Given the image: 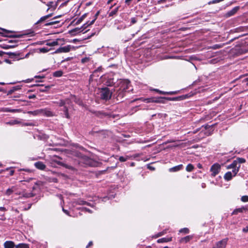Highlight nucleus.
I'll return each mask as SVG.
<instances>
[{
	"mask_svg": "<svg viewBox=\"0 0 248 248\" xmlns=\"http://www.w3.org/2000/svg\"><path fill=\"white\" fill-rule=\"evenodd\" d=\"M131 82L128 79H120L114 86L113 96L118 102L124 101V98L127 92L133 90Z\"/></svg>",
	"mask_w": 248,
	"mask_h": 248,
	"instance_id": "obj_1",
	"label": "nucleus"
},
{
	"mask_svg": "<svg viewBox=\"0 0 248 248\" xmlns=\"http://www.w3.org/2000/svg\"><path fill=\"white\" fill-rule=\"evenodd\" d=\"M100 98L102 100H108L113 96V92L110 91L108 87H104L101 89Z\"/></svg>",
	"mask_w": 248,
	"mask_h": 248,
	"instance_id": "obj_2",
	"label": "nucleus"
},
{
	"mask_svg": "<svg viewBox=\"0 0 248 248\" xmlns=\"http://www.w3.org/2000/svg\"><path fill=\"white\" fill-rule=\"evenodd\" d=\"M0 30L2 31V32L0 31V35L3 37L9 38H21L23 36L22 34H13L12 33L15 32L12 31L8 30L1 28H0Z\"/></svg>",
	"mask_w": 248,
	"mask_h": 248,
	"instance_id": "obj_3",
	"label": "nucleus"
},
{
	"mask_svg": "<svg viewBox=\"0 0 248 248\" xmlns=\"http://www.w3.org/2000/svg\"><path fill=\"white\" fill-rule=\"evenodd\" d=\"M195 93L192 92H190L187 94H184L177 97H166V100L167 101H178L187 99L189 97L193 96Z\"/></svg>",
	"mask_w": 248,
	"mask_h": 248,
	"instance_id": "obj_4",
	"label": "nucleus"
},
{
	"mask_svg": "<svg viewBox=\"0 0 248 248\" xmlns=\"http://www.w3.org/2000/svg\"><path fill=\"white\" fill-rule=\"evenodd\" d=\"M221 170V166L219 164L216 163L211 167L210 171L211 172V176L212 177H215L218 174Z\"/></svg>",
	"mask_w": 248,
	"mask_h": 248,
	"instance_id": "obj_5",
	"label": "nucleus"
},
{
	"mask_svg": "<svg viewBox=\"0 0 248 248\" xmlns=\"http://www.w3.org/2000/svg\"><path fill=\"white\" fill-rule=\"evenodd\" d=\"M76 47L71 45H67L64 46L60 47L58 48L54 53H67L71 51V50H75Z\"/></svg>",
	"mask_w": 248,
	"mask_h": 248,
	"instance_id": "obj_6",
	"label": "nucleus"
},
{
	"mask_svg": "<svg viewBox=\"0 0 248 248\" xmlns=\"http://www.w3.org/2000/svg\"><path fill=\"white\" fill-rule=\"evenodd\" d=\"M32 86H36L37 87L36 89V91L37 92H46L52 86V85L44 86L42 84H36L32 85Z\"/></svg>",
	"mask_w": 248,
	"mask_h": 248,
	"instance_id": "obj_7",
	"label": "nucleus"
},
{
	"mask_svg": "<svg viewBox=\"0 0 248 248\" xmlns=\"http://www.w3.org/2000/svg\"><path fill=\"white\" fill-rule=\"evenodd\" d=\"M92 113L94 114L96 116L100 118H103L106 117H109L110 114L104 111V110L101 111H90Z\"/></svg>",
	"mask_w": 248,
	"mask_h": 248,
	"instance_id": "obj_8",
	"label": "nucleus"
},
{
	"mask_svg": "<svg viewBox=\"0 0 248 248\" xmlns=\"http://www.w3.org/2000/svg\"><path fill=\"white\" fill-rule=\"evenodd\" d=\"M228 238H224L217 242L213 248H226Z\"/></svg>",
	"mask_w": 248,
	"mask_h": 248,
	"instance_id": "obj_9",
	"label": "nucleus"
},
{
	"mask_svg": "<svg viewBox=\"0 0 248 248\" xmlns=\"http://www.w3.org/2000/svg\"><path fill=\"white\" fill-rule=\"evenodd\" d=\"M248 211V204L240 208L235 209L232 213V215H236L238 213H242Z\"/></svg>",
	"mask_w": 248,
	"mask_h": 248,
	"instance_id": "obj_10",
	"label": "nucleus"
},
{
	"mask_svg": "<svg viewBox=\"0 0 248 248\" xmlns=\"http://www.w3.org/2000/svg\"><path fill=\"white\" fill-rule=\"evenodd\" d=\"M152 90L159 93V94H165V95H174V94H176L179 93V91L164 92V91H160L159 89H154Z\"/></svg>",
	"mask_w": 248,
	"mask_h": 248,
	"instance_id": "obj_11",
	"label": "nucleus"
},
{
	"mask_svg": "<svg viewBox=\"0 0 248 248\" xmlns=\"http://www.w3.org/2000/svg\"><path fill=\"white\" fill-rule=\"evenodd\" d=\"M240 9V7L239 6L234 7L231 10L228 11L225 15V16L226 17H229L232 16H234Z\"/></svg>",
	"mask_w": 248,
	"mask_h": 248,
	"instance_id": "obj_12",
	"label": "nucleus"
},
{
	"mask_svg": "<svg viewBox=\"0 0 248 248\" xmlns=\"http://www.w3.org/2000/svg\"><path fill=\"white\" fill-rule=\"evenodd\" d=\"M116 80L113 77V76L109 75L107 77L105 81V85L107 86H112L115 83Z\"/></svg>",
	"mask_w": 248,
	"mask_h": 248,
	"instance_id": "obj_13",
	"label": "nucleus"
},
{
	"mask_svg": "<svg viewBox=\"0 0 248 248\" xmlns=\"http://www.w3.org/2000/svg\"><path fill=\"white\" fill-rule=\"evenodd\" d=\"M83 163L86 166H91L92 160L89 157L84 155L79 161V163Z\"/></svg>",
	"mask_w": 248,
	"mask_h": 248,
	"instance_id": "obj_14",
	"label": "nucleus"
},
{
	"mask_svg": "<svg viewBox=\"0 0 248 248\" xmlns=\"http://www.w3.org/2000/svg\"><path fill=\"white\" fill-rule=\"evenodd\" d=\"M5 54L8 55L11 58L17 59L18 60L23 59V58H18V57L20 56V54L18 52H5Z\"/></svg>",
	"mask_w": 248,
	"mask_h": 248,
	"instance_id": "obj_15",
	"label": "nucleus"
},
{
	"mask_svg": "<svg viewBox=\"0 0 248 248\" xmlns=\"http://www.w3.org/2000/svg\"><path fill=\"white\" fill-rule=\"evenodd\" d=\"M34 166L38 170H43L46 168V165L42 161H38L34 163Z\"/></svg>",
	"mask_w": 248,
	"mask_h": 248,
	"instance_id": "obj_16",
	"label": "nucleus"
},
{
	"mask_svg": "<svg viewBox=\"0 0 248 248\" xmlns=\"http://www.w3.org/2000/svg\"><path fill=\"white\" fill-rule=\"evenodd\" d=\"M41 114H43L47 117L53 116V113L47 108L40 109Z\"/></svg>",
	"mask_w": 248,
	"mask_h": 248,
	"instance_id": "obj_17",
	"label": "nucleus"
},
{
	"mask_svg": "<svg viewBox=\"0 0 248 248\" xmlns=\"http://www.w3.org/2000/svg\"><path fill=\"white\" fill-rule=\"evenodd\" d=\"M70 100L69 99H66L65 100H60L58 102H54V103L57 104L59 107H63L66 104H69Z\"/></svg>",
	"mask_w": 248,
	"mask_h": 248,
	"instance_id": "obj_18",
	"label": "nucleus"
},
{
	"mask_svg": "<svg viewBox=\"0 0 248 248\" xmlns=\"http://www.w3.org/2000/svg\"><path fill=\"white\" fill-rule=\"evenodd\" d=\"M52 16V14H48L46 16L41 17L40 19L35 23L36 25L40 24L43 22H45L47 19L51 17Z\"/></svg>",
	"mask_w": 248,
	"mask_h": 248,
	"instance_id": "obj_19",
	"label": "nucleus"
},
{
	"mask_svg": "<svg viewBox=\"0 0 248 248\" xmlns=\"http://www.w3.org/2000/svg\"><path fill=\"white\" fill-rule=\"evenodd\" d=\"M183 169V165L182 164H180L179 165L174 166L171 168H170L169 170L170 172H176L179 171Z\"/></svg>",
	"mask_w": 248,
	"mask_h": 248,
	"instance_id": "obj_20",
	"label": "nucleus"
},
{
	"mask_svg": "<svg viewBox=\"0 0 248 248\" xmlns=\"http://www.w3.org/2000/svg\"><path fill=\"white\" fill-rule=\"evenodd\" d=\"M166 97H155V103L165 104L166 103Z\"/></svg>",
	"mask_w": 248,
	"mask_h": 248,
	"instance_id": "obj_21",
	"label": "nucleus"
},
{
	"mask_svg": "<svg viewBox=\"0 0 248 248\" xmlns=\"http://www.w3.org/2000/svg\"><path fill=\"white\" fill-rule=\"evenodd\" d=\"M15 243L12 241H7L4 243V248H14Z\"/></svg>",
	"mask_w": 248,
	"mask_h": 248,
	"instance_id": "obj_22",
	"label": "nucleus"
},
{
	"mask_svg": "<svg viewBox=\"0 0 248 248\" xmlns=\"http://www.w3.org/2000/svg\"><path fill=\"white\" fill-rule=\"evenodd\" d=\"M68 99H70V104L71 103V100H73L76 103L78 104H80V103L81 102L80 99L77 96H76L75 95L71 94L70 98Z\"/></svg>",
	"mask_w": 248,
	"mask_h": 248,
	"instance_id": "obj_23",
	"label": "nucleus"
},
{
	"mask_svg": "<svg viewBox=\"0 0 248 248\" xmlns=\"http://www.w3.org/2000/svg\"><path fill=\"white\" fill-rule=\"evenodd\" d=\"M16 46H17V45L16 44H15V45H7V44H0V47H1V48H3V49H5L14 48V47H16Z\"/></svg>",
	"mask_w": 248,
	"mask_h": 248,
	"instance_id": "obj_24",
	"label": "nucleus"
},
{
	"mask_svg": "<svg viewBox=\"0 0 248 248\" xmlns=\"http://www.w3.org/2000/svg\"><path fill=\"white\" fill-rule=\"evenodd\" d=\"M172 241V237H163L160 239H159L157 240V242L158 243H166L168 242H170Z\"/></svg>",
	"mask_w": 248,
	"mask_h": 248,
	"instance_id": "obj_25",
	"label": "nucleus"
},
{
	"mask_svg": "<svg viewBox=\"0 0 248 248\" xmlns=\"http://www.w3.org/2000/svg\"><path fill=\"white\" fill-rule=\"evenodd\" d=\"M193 238L192 235H187L186 237L181 238L180 240V243H187Z\"/></svg>",
	"mask_w": 248,
	"mask_h": 248,
	"instance_id": "obj_26",
	"label": "nucleus"
},
{
	"mask_svg": "<svg viewBox=\"0 0 248 248\" xmlns=\"http://www.w3.org/2000/svg\"><path fill=\"white\" fill-rule=\"evenodd\" d=\"M70 0H57V4H58L61 2L59 8L63 7L66 6L69 2Z\"/></svg>",
	"mask_w": 248,
	"mask_h": 248,
	"instance_id": "obj_27",
	"label": "nucleus"
},
{
	"mask_svg": "<svg viewBox=\"0 0 248 248\" xmlns=\"http://www.w3.org/2000/svg\"><path fill=\"white\" fill-rule=\"evenodd\" d=\"M232 172L228 171L225 174L224 178L225 180L229 181L232 180Z\"/></svg>",
	"mask_w": 248,
	"mask_h": 248,
	"instance_id": "obj_28",
	"label": "nucleus"
},
{
	"mask_svg": "<svg viewBox=\"0 0 248 248\" xmlns=\"http://www.w3.org/2000/svg\"><path fill=\"white\" fill-rule=\"evenodd\" d=\"M155 99V97H153L148 98H145V99H143L142 98H140L136 99L135 100H142L144 102H146V103H155V101H154Z\"/></svg>",
	"mask_w": 248,
	"mask_h": 248,
	"instance_id": "obj_29",
	"label": "nucleus"
},
{
	"mask_svg": "<svg viewBox=\"0 0 248 248\" xmlns=\"http://www.w3.org/2000/svg\"><path fill=\"white\" fill-rule=\"evenodd\" d=\"M63 107V108L62 110L64 112L65 117L67 119H70V116L69 114V112H68V108L67 106H66L65 105H64Z\"/></svg>",
	"mask_w": 248,
	"mask_h": 248,
	"instance_id": "obj_30",
	"label": "nucleus"
},
{
	"mask_svg": "<svg viewBox=\"0 0 248 248\" xmlns=\"http://www.w3.org/2000/svg\"><path fill=\"white\" fill-rule=\"evenodd\" d=\"M63 107V108L62 110L64 112L65 117L67 119H70V116L69 114V112H68V108L67 106H66L65 105H64Z\"/></svg>",
	"mask_w": 248,
	"mask_h": 248,
	"instance_id": "obj_31",
	"label": "nucleus"
},
{
	"mask_svg": "<svg viewBox=\"0 0 248 248\" xmlns=\"http://www.w3.org/2000/svg\"><path fill=\"white\" fill-rule=\"evenodd\" d=\"M238 167L237 162L235 160H233L232 162L227 167L228 169H234Z\"/></svg>",
	"mask_w": 248,
	"mask_h": 248,
	"instance_id": "obj_32",
	"label": "nucleus"
},
{
	"mask_svg": "<svg viewBox=\"0 0 248 248\" xmlns=\"http://www.w3.org/2000/svg\"><path fill=\"white\" fill-rule=\"evenodd\" d=\"M52 75L54 77L59 78L62 76L63 72L62 70H58L54 72Z\"/></svg>",
	"mask_w": 248,
	"mask_h": 248,
	"instance_id": "obj_33",
	"label": "nucleus"
},
{
	"mask_svg": "<svg viewBox=\"0 0 248 248\" xmlns=\"http://www.w3.org/2000/svg\"><path fill=\"white\" fill-rule=\"evenodd\" d=\"M35 195V194H34L32 192H25L23 194V197L26 198L33 197Z\"/></svg>",
	"mask_w": 248,
	"mask_h": 248,
	"instance_id": "obj_34",
	"label": "nucleus"
},
{
	"mask_svg": "<svg viewBox=\"0 0 248 248\" xmlns=\"http://www.w3.org/2000/svg\"><path fill=\"white\" fill-rule=\"evenodd\" d=\"M28 113L31 115H32L33 116L38 115L39 114H41L40 109H37L34 111H29L28 112Z\"/></svg>",
	"mask_w": 248,
	"mask_h": 248,
	"instance_id": "obj_35",
	"label": "nucleus"
},
{
	"mask_svg": "<svg viewBox=\"0 0 248 248\" xmlns=\"http://www.w3.org/2000/svg\"><path fill=\"white\" fill-rule=\"evenodd\" d=\"M186 170L188 172H191L194 170V166L192 164H188L186 166Z\"/></svg>",
	"mask_w": 248,
	"mask_h": 248,
	"instance_id": "obj_36",
	"label": "nucleus"
},
{
	"mask_svg": "<svg viewBox=\"0 0 248 248\" xmlns=\"http://www.w3.org/2000/svg\"><path fill=\"white\" fill-rule=\"evenodd\" d=\"M119 8L120 6H117L113 10L111 11L108 14L109 16H113L116 15L119 10Z\"/></svg>",
	"mask_w": 248,
	"mask_h": 248,
	"instance_id": "obj_37",
	"label": "nucleus"
},
{
	"mask_svg": "<svg viewBox=\"0 0 248 248\" xmlns=\"http://www.w3.org/2000/svg\"><path fill=\"white\" fill-rule=\"evenodd\" d=\"M58 45H59V44H58V39L56 40V41L47 42L46 44V45H47L48 46H57Z\"/></svg>",
	"mask_w": 248,
	"mask_h": 248,
	"instance_id": "obj_38",
	"label": "nucleus"
},
{
	"mask_svg": "<svg viewBox=\"0 0 248 248\" xmlns=\"http://www.w3.org/2000/svg\"><path fill=\"white\" fill-rule=\"evenodd\" d=\"M237 162V165L239 166V164L244 163L246 162V159L244 158L238 157L235 160Z\"/></svg>",
	"mask_w": 248,
	"mask_h": 248,
	"instance_id": "obj_39",
	"label": "nucleus"
},
{
	"mask_svg": "<svg viewBox=\"0 0 248 248\" xmlns=\"http://www.w3.org/2000/svg\"><path fill=\"white\" fill-rule=\"evenodd\" d=\"M240 168V165L239 164V166H238V167H237L236 168H235L234 169H232V174L233 173V176H235L237 174V173L238 172Z\"/></svg>",
	"mask_w": 248,
	"mask_h": 248,
	"instance_id": "obj_40",
	"label": "nucleus"
},
{
	"mask_svg": "<svg viewBox=\"0 0 248 248\" xmlns=\"http://www.w3.org/2000/svg\"><path fill=\"white\" fill-rule=\"evenodd\" d=\"M16 248H30V247L28 244L21 243L17 245Z\"/></svg>",
	"mask_w": 248,
	"mask_h": 248,
	"instance_id": "obj_41",
	"label": "nucleus"
},
{
	"mask_svg": "<svg viewBox=\"0 0 248 248\" xmlns=\"http://www.w3.org/2000/svg\"><path fill=\"white\" fill-rule=\"evenodd\" d=\"M179 233H183L184 234H187L189 232V230L187 228H184L182 229H181L179 231Z\"/></svg>",
	"mask_w": 248,
	"mask_h": 248,
	"instance_id": "obj_42",
	"label": "nucleus"
},
{
	"mask_svg": "<svg viewBox=\"0 0 248 248\" xmlns=\"http://www.w3.org/2000/svg\"><path fill=\"white\" fill-rule=\"evenodd\" d=\"M20 89V88L19 87V86L13 87L12 89H11L10 90H9L7 94H11L13 92H14L15 91H17V90H19Z\"/></svg>",
	"mask_w": 248,
	"mask_h": 248,
	"instance_id": "obj_43",
	"label": "nucleus"
},
{
	"mask_svg": "<svg viewBox=\"0 0 248 248\" xmlns=\"http://www.w3.org/2000/svg\"><path fill=\"white\" fill-rule=\"evenodd\" d=\"M92 24H90V22L88 21L85 24H83V26L80 28L81 31H83L84 30H85L88 26L92 25Z\"/></svg>",
	"mask_w": 248,
	"mask_h": 248,
	"instance_id": "obj_44",
	"label": "nucleus"
},
{
	"mask_svg": "<svg viewBox=\"0 0 248 248\" xmlns=\"http://www.w3.org/2000/svg\"><path fill=\"white\" fill-rule=\"evenodd\" d=\"M167 233V230H164L163 231L159 232L157 233L155 235V238H158L160 236H161L164 234H165Z\"/></svg>",
	"mask_w": 248,
	"mask_h": 248,
	"instance_id": "obj_45",
	"label": "nucleus"
},
{
	"mask_svg": "<svg viewBox=\"0 0 248 248\" xmlns=\"http://www.w3.org/2000/svg\"><path fill=\"white\" fill-rule=\"evenodd\" d=\"M59 22H60L59 21L54 20V21H51V22H49L46 23L45 24V26H48L53 25L59 23Z\"/></svg>",
	"mask_w": 248,
	"mask_h": 248,
	"instance_id": "obj_46",
	"label": "nucleus"
},
{
	"mask_svg": "<svg viewBox=\"0 0 248 248\" xmlns=\"http://www.w3.org/2000/svg\"><path fill=\"white\" fill-rule=\"evenodd\" d=\"M248 52V50L245 47H240L239 49V52L240 54H245Z\"/></svg>",
	"mask_w": 248,
	"mask_h": 248,
	"instance_id": "obj_47",
	"label": "nucleus"
},
{
	"mask_svg": "<svg viewBox=\"0 0 248 248\" xmlns=\"http://www.w3.org/2000/svg\"><path fill=\"white\" fill-rule=\"evenodd\" d=\"M87 14H84L77 21L76 24H78L80 23L82 20L84 19V18L86 16Z\"/></svg>",
	"mask_w": 248,
	"mask_h": 248,
	"instance_id": "obj_48",
	"label": "nucleus"
},
{
	"mask_svg": "<svg viewBox=\"0 0 248 248\" xmlns=\"http://www.w3.org/2000/svg\"><path fill=\"white\" fill-rule=\"evenodd\" d=\"M51 49H48L47 47H43L40 48V52L42 53H46L48 52Z\"/></svg>",
	"mask_w": 248,
	"mask_h": 248,
	"instance_id": "obj_49",
	"label": "nucleus"
},
{
	"mask_svg": "<svg viewBox=\"0 0 248 248\" xmlns=\"http://www.w3.org/2000/svg\"><path fill=\"white\" fill-rule=\"evenodd\" d=\"M241 200L242 202H248V195H245L243 196L241 198Z\"/></svg>",
	"mask_w": 248,
	"mask_h": 248,
	"instance_id": "obj_50",
	"label": "nucleus"
},
{
	"mask_svg": "<svg viewBox=\"0 0 248 248\" xmlns=\"http://www.w3.org/2000/svg\"><path fill=\"white\" fill-rule=\"evenodd\" d=\"M99 13H100L99 11L97 12V13L95 14V15L94 16V18L93 20L90 21V24H93L94 23L95 21L97 19V16H98V15L99 14Z\"/></svg>",
	"mask_w": 248,
	"mask_h": 248,
	"instance_id": "obj_51",
	"label": "nucleus"
},
{
	"mask_svg": "<svg viewBox=\"0 0 248 248\" xmlns=\"http://www.w3.org/2000/svg\"><path fill=\"white\" fill-rule=\"evenodd\" d=\"M14 191L11 188H8L6 190L5 192V194L7 196H10L11 194H12L13 193Z\"/></svg>",
	"mask_w": 248,
	"mask_h": 248,
	"instance_id": "obj_52",
	"label": "nucleus"
},
{
	"mask_svg": "<svg viewBox=\"0 0 248 248\" xmlns=\"http://www.w3.org/2000/svg\"><path fill=\"white\" fill-rule=\"evenodd\" d=\"M81 30L80 28H76L72 30L71 31H70V32L71 33H72L73 35H75V34H73L74 32H75L77 31L80 32V31H81Z\"/></svg>",
	"mask_w": 248,
	"mask_h": 248,
	"instance_id": "obj_53",
	"label": "nucleus"
},
{
	"mask_svg": "<svg viewBox=\"0 0 248 248\" xmlns=\"http://www.w3.org/2000/svg\"><path fill=\"white\" fill-rule=\"evenodd\" d=\"M90 60V58L88 57H85L81 60V62L82 63H85L88 62Z\"/></svg>",
	"mask_w": 248,
	"mask_h": 248,
	"instance_id": "obj_54",
	"label": "nucleus"
},
{
	"mask_svg": "<svg viewBox=\"0 0 248 248\" xmlns=\"http://www.w3.org/2000/svg\"><path fill=\"white\" fill-rule=\"evenodd\" d=\"M137 22V17H134L131 18V25L135 24Z\"/></svg>",
	"mask_w": 248,
	"mask_h": 248,
	"instance_id": "obj_55",
	"label": "nucleus"
},
{
	"mask_svg": "<svg viewBox=\"0 0 248 248\" xmlns=\"http://www.w3.org/2000/svg\"><path fill=\"white\" fill-rule=\"evenodd\" d=\"M78 204H80V205H89V203L88 202L83 201V200L79 201Z\"/></svg>",
	"mask_w": 248,
	"mask_h": 248,
	"instance_id": "obj_56",
	"label": "nucleus"
},
{
	"mask_svg": "<svg viewBox=\"0 0 248 248\" xmlns=\"http://www.w3.org/2000/svg\"><path fill=\"white\" fill-rule=\"evenodd\" d=\"M24 126H34L35 124L32 122L25 123L23 124Z\"/></svg>",
	"mask_w": 248,
	"mask_h": 248,
	"instance_id": "obj_57",
	"label": "nucleus"
},
{
	"mask_svg": "<svg viewBox=\"0 0 248 248\" xmlns=\"http://www.w3.org/2000/svg\"><path fill=\"white\" fill-rule=\"evenodd\" d=\"M21 111V110L20 109H9V110H8V111L13 112V113L20 112Z\"/></svg>",
	"mask_w": 248,
	"mask_h": 248,
	"instance_id": "obj_58",
	"label": "nucleus"
},
{
	"mask_svg": "<svg viewBox=\"0 0 248 248\" xmlns=\"http://www.w3.org/2000/svg\"><path fill=\"white\" fill-rule=\"evenodd\" d=\"M119 160L120 162H123L126 161L127 160V158L123 156H121L119 157Z\"/></svg>",
	"mask_w": 248,
	"mask_h": 248,
	"instance_id": "obj_59",
	"label": "nucleus"
},
{
	"mask_svg": "<svg viewBox=\"0 0 248 248\" xmlns=\"http://www.w3.org/2000/svg\"><path fill=\"white\" fill-rule=\"evenodd\" d=\"M213 125H210L208 124H206L205 125H203L202 127H204L205 130H208V129H210V128H212L213 126Z\"/></svg>",
	"mask_w": 248,
	"mask_h": 248,
	"instance_id": "obj_60",
	"label": "nucleus"
},
{
	"mask_svg": "<svg viewBox=\"0 0 248 248\" xmlns=\"http://www.w3.org/2000/svg\"><path fill=\"white\" fill-rule=\"evenodd\" d=\"M222 46L221 45L216 44L213 46L212 48L214 49H218L221 48Z\"/></svg>",
	"mask_w": 248,
	"mask_h": 248,
	"instance_id": "obj_61",
	"label": "nucleus"
},
{
	"mask_svg": "<svg viewBox=\"0 0 248 248\" xmlns=\"http://www.w3.org/2000/svg\"><path fill=\"white\" fill-rule=\"evenodd\" d=\"M11 168L10 169V170L9 171V175L6 176L7 177V176H13L15 173V170H11V169H12L13 168L11 167Z\"/></svg>",
	"mask_w": 248,
	"mask_h": 248,
	"instance_id": "obj_62",
	"label": "nucleus"
},
{
	"mask_svg": "<svg viewBox=\"0 0 248 248\" xmlns=\"http://www.w3.org/2000/svg\"><path fill=\"white\" fill-rule=\"evenodd\" d=\"M102 67H99L93 71V73L95 74L96 73L100 72L102 71Z\"/></svg>",
	"mask_w": 248,
	"mask_h": 248,
	"instance_id": "obj_63",
	"label": "nucleus"
},
{
	"mask_svg": "<svg viewBox=\"0 0 248 248\" xmlns=\"http://www.w3.org/2000/svg\"><path fill=\"white\" fill-rule=\"evenodd\" d=\"M243 232H248V225L243 229Z\"/></svg>",
	"mask_w": 248,
	"mask_h": 248,
	"instance_id": "obj_64",
	"label": "nucleus"
}]
</instances>
